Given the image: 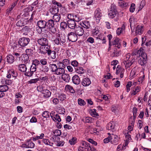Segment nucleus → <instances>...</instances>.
<instances>
[{"instance_id":"nucleus-33","label":"nucleus","mask_w":151,"mask_h":151,"mask_svg":"<svg viewBox=\"0 0 151 151\" xmlns=\"http://www.w3.org/2000/svg\"><path fill=\"white\" fill-rule=\"evenodd\" d=\"M134 61L132 62V60H127V61H124V63L125 64L126 63L125 67L126 68H128L133 63Z\"/></svg>"},{"instance_id":"nucleus-58","label":"nucleus","mask_w":151,"mask_h":151,"mask_svg":"<svg viewBox=\"0 0 151 151\" xmlns=\"http://www.w3.org/2000/svg\"><path fill=\"white\" fill-rule=\"evenodd\" d=\"M43 117L45 118H49L50 117L49 113L48 111H45L42 113V114Z\"/></svg>"},{"instance_id":"nucleus-35","label":"nucleus","mask_w":151,"mask_h":151,"mask_svg":"<svg viewBox=\"0 0 151 151\" xmlns=\"http://www.w3.org/2000/svg\"><path fill=\"white\" fill-rule=\"evenodd\" d=\"M49 66L51 69L52 72L55 73L58 67L56 65L54 64H50Z\"/></svg>"},{"instance_id":"nucleus-44","label":"nucleus","mask_w":151,"mask_h":151,"mask_svg":"<svg viewBox=\"0 0 151 151\" xmlns=\"http://www.w3.org/2000/svg\"><path fill=\"white\" fill-rule=\"evenodd\" d=\"M122 70H124V69L122 68L121 65H118L116 68V74H118L120 72L122 71Z\"/></svg>"},{"instance_id":"nucleus-14","label":"nucleus","mask_w":151,"mask_h":151,"mask_svg":"<svg viewBox=\"0 0 151 151\" xmlns=\"http://www.w3.org/2000/svg\"><path fill=\"white\" fill-rule=\"evenodd\" d=\"M143 50L142 49V65H146L148 61V57L147 53L143 51Z\"/></svg>"},{"instance_id":"nucleus-39","label":"nucleus","mask_w":151,"mask_h":151,"mask_svg":"<svg viewBox=\"0 0 151 151\" xmlns=\"http://www.w3.org/2000/svg\"><path fill=\"white\" fill-rule=\"evenodd\" d=\"M41 71L44 73L47 72L49 70V68L45 65H42L40 68Z\"/></svg>"},{"instance_id":"nucleus-37","label":"nucleus","mask_w":151,"mask_h":151,"mask_svg":"<svg viewBox=\"0 0 151 151\" xmlns=\"http://www.w3.org/2000/svg\"><path fill=\"white\" fill-rule=\"evenodd\" d=\"M133 117L132 118V122L133 123L134 122V119L137 115V109L136 107H134L133 109Z\"/></svg>"},{"instance_id":"nucleus-57","label":"nucleus","mask_w":151,"mask_h":151,"mask_svg":"<svg viewBox=\"0 0 151 151\" xmlns=\"http://www.w3.org/2000/svg\"><path fill=\"white\" fill-rule=\"evenodd\" d=\"M9 73L11 74L13 77H16L17 76V73L13 70H10L9 71Z\"/></svg>"},{"instance_id":"nucleus-11","label":"nucleus","mask_w":151,"mask_h":151,"mask_svg":"<svg viewBox=\"0 0 151 151\" xmlns=\"http://www.w3.org/2000/svg\"><path fill=\"white\" fill-rule=\"evenodd\" d=\"M118 12L115 9H111L109 12L108 14L109 17L111 19L114 18L117 14Z\"/></svg>"},{"instance_id":"nucleus-52","label":"nucleus","mask_w":151,"mask_h":151,"mask_svg":"<svg viewBox=\"0 0 151 151\" xmlns=\"http://www.w3.org/2000/svg\"><path fill=\"white\" fill-rule=\"evenodd\" d=\"M81 144L82 145L81 147L85 149L88 147V145H89V143L84 141L81 142Z\"/></svg>"},{"instance_id":"nucleus-31","label":"nucleus","mask_w":151,"mask_h":151,"mask_svg":"<svg viewBox=\"0 0 151 151\" xmlns=\"http://www.w3.org/2000/svg\"><path fill=\"white\" fill-rule=\"evenodd\" d=\"M24 19L22 18L19 20L16 23V25L17 26L22 27L25 25V23L24 22Z\"/></svg>"},{"instance_id":"nucleus-5","label":"nucleus","mask_w":151,"mask_h":151,"mask_svg":"<svg viewBox=\"0 0 151 151\" xmlns=\"http://www.w3.org/2000/svg\"><path fill=\"white\" fill-rule=\"evenodd\" d=\"M77 36L75 32H70L68 34V39L71 42H76L78 39V37Z\"/></svg>"},{"instance_id":"nucleus-60","label":"nucleus","mask_w":151,"mask_h":151,"mask_svg":"<svg viewBox=\"0 0 151 151\" xmlns=\"http://www.w3.org/2000/svg\"><path fill=\"white\" fill-rule=\"evenodd\" d=\"M132 86V82L129 81L128 82L127 84L126 85L127 91L129 92L130 90V87Z\"/></svg>"},{"instance_id":"nucleus-38","label":"nucleus","mask_w":151,"mask_h":151,"mask_svg":"<svg viewBox=\"0 0 151 151\" xmlns=\"http://www.w3.org/2000/svg\"><path fill=\"white\" fill-rule=\"evenodd\" d=\"M96 109H93L90 110V112L91 115L94 117H96L99 116L98 113H96Z\"/></svg>"},{"instance_id":"nucleus-47","label":"nucleus","mask_w":151,"mask_h":151,"mask_svg":"<svg viewBox=\"0 0 151 151\" xmlns=\"http://www.w3.org/2000/svg\"><path fill=\"white\" fill-rule=\"evenodd\" d=\"M53 19L56 22H58L60 19V15L54 14L53 16Z\"/></svg>"},{"instance_id":"nucleus-40","label":"nucleus","mask_w":151,"mask_h":151,"mask_svg":"<svg viewBox=\"0 0 151 151\" xmlns=\"http://www.w3.org/2000/svg\"><path fill=\"white\" fill-rule=\"evenodd\" d=\"M53 120L56 122L58 121V122H60L61 121V119L60 116L58 114H56L55 116L53 117Z\"/></svg>"},{"instance_id":"nucleus-54","label":"nucleus","mask_w":151,"mask_h":151,"mask_svg":"<svg viewBox=\"0 0 151 151\" xmlns=\"http://www.w3.org/2000/svg\"><path fill=\"white\" fill-rule=\"evenodd\" d=\"M29 28L27 26H25L22 28L21 31L22 32L25 33H27L29 31Z\"/></svg>"},{"instance_id":"nucleus-10","label":"nucleus","mask_w":151,"mask_h":151,"mask_svg":"<svg viewBox=\"0 0 151 151\" xmlns=\"http://www.w3.org/2000/svg\"><path fill=\"white\" fill-rule=\"evenodd\" d=\"M94 15L96 19L99 20L102 16L101 10L99 8L97 9L95 11Z\"/></svg>"},{"instance_id":"nucleus-16","label":"nucleus","mask_w":151,"mask_h":151,"mask_svg":"<svg viewBox=\"0 0 151 151\" xmlns=\"http://www.w3.org/2000/svg\"><path fill=\"white\" fill-rule=\"evenodd\" d=\"M68 27L71 29H75L76 23V22L73 20H68L67 21Z\"/></svg>"},{"instance_id":"nucleus-23","label":"nucleus","mask_w":151,"mask_h":151,"mask_svg":"<svg viewBox=\"0 0 151 151\" xmlns=\"http://www.w3.org/2000/svg\"><path fill=\"white\" fill-rule=\"evenodd\" d=\"M42 93L43 97L46 99L49 97L51 95V92L47 89H44Z\"/></svg>"},{"instance_id":"nucleus-46","label":"nucleus","mask_w":151,"mask_h":151,"mask_svg":"<svg viewBox=\"0 0 151 151\" xmlns=\"http://www.w3.org/2000/svg\"><path fill=\"white\" fill-rule=\"evenodd\" d=\"M54 137H58L61 134V132L60 130L56 129L53 132Z\"/></svg>"},{"instance_id":"nucleus-42","label":"nucleus","mask_w":151,"mask_h":151,"mask_svg":"<svg viewBox=\"0 0 151 151\" xmlns=\"http://www.w3.org/2000/svg\"><path fill=\"white\" fill-rule=\"evenodd\" d=\"M136 55L137 56V58H139L142 56V47H141L139 50H135Z\"/></svg>"},{"instance_id":"nucleus-64","label":"nucleus","mask_w":151,"mask_h":151,"mask_svg":"<svg viewBox=\"0 0 151 151\" xmlns=\"http://www.w3.org/2000/svg\"><path fill=\"white\" fill-rule=\"evenodd\" d=\"M71 65L74 67L76 68L78 66V63L77 61L75 60L72 62Z\"/></svg>"},{"instance_id":"nucleus-26","label":"nucleus","mask_w":151,"mask_h":151,"mask_svg":"<svg viewBox=\"0 0 151 151\" xmlns=\"http://www.w3.org/2000/svg\"><path fill=\"white\" fill-rule=\"evenodd\" d=\"M62 79L65 82L68 83L70 80V77L69 74L63 73L62 75Z\"/></svg>"},{"instance_id":"nucleus-45","label":"nucleus","mask_w":151,"mask_h":151,"mask_svg":"<svg viewBox=\"0 0 151 151\" xmlns=\"http://www.w3.org/2000/svg\"><path fill=\"white\" fill-rule=\"evenodd\" d=\"M119 52L116 49H115L114 50V52L111 54V56L112 57H117L119 55Z\"/></svg>"},{"instance_id":"nucleus-29","label":"nucleus","mask_w":151,"mask_h":151,"mask_svg":"<svg viewBox=\"0 0 151 151\" xmlns=\"http://www.w3.org/2000/svg\"><path fill=\"white\" fill-rule=\"evenodd\" d=\"M125 29V25L123 24L121 27L117 29L116 31V34L118 35H119L121 33H123Z\"/></svg>"},{"instance_id":"nucleus-8","label":"nucleus","mask_w":151,"mask_h":151,"mask_svg":"<svg viewBox=\"0 0 151 151\" xmlns=\"http://www.w3.org/2000/svg\"><path fill=\"white\" fill-rule=\"evenodd\" d=\"M75 32L77 35L81 36L84 34V30L83 27L79 26L75 28Z\"/></svg>"},{"instance_id":"nucleus-41","label":"nucleus","mask_w":151,"mask_h":151,"mask_svg":"<svg viewBox=\"0 0 151 151\" xmlns=\"http://www.w3.org/2000/svg\"><path fill=\"white\" fill-rule=\"evenodd\" d=\"M68 25L67 22H63L61 23L60 24V28L63 29L64 30L67 27Z\"/></svg>"},{"instance_id":"nucleus-15","label":"nucleus","mask_w":151,"mask_h":151,"mask_svg":"<svg viewBox=\"0 0 151 151\" xmlns=\"http://www.w3.org/2000/svg\"><path fill=\"white\" fill-rule=\"evenodd\" d=\"M111 142L112 144L114 145H117L118 143V138L117 136L114 135L113 134H112V135L111 136Z\"/></svg>"},{"instance_id":"nucleus-18","label":"nucleus","mask_w":151,"mask_h":151,"mask_svg":"<svg viewBox=\"0 0 151 151\" xmlns=\"http://www.w3.org/2000/svg\"><path fill=\"white\" fill-rule=\"evenodd\" d=\"M46 22L44 20H40L37 23L38 27L44 29L46 27Z\"/></svg>"},{"instance_id":"nucleus-27","label":"nucleus","mask_w":151,"mask_h":151,"mask_svg":"<svg viewBox=\"0 0 151 151\" xmlns=\"http://www.w3.org/2000/svg\"><path fill=\"white\" fill-rule=\"evenodd\" d=\"M25 64H22L19 65L18 66L19 70L23 72H26L27 68Z\"/></svg>"},{"instance_id":"nucleus-30","label":"nucleus","mask_w":151,"mask_h":151,"mask_svg":"<svg viewBox=\"0 0 151 151\" xmlns=\"http://www.w3.org/2000/svg\"><path fill=\"white\" fill-rule=\"evenodd\" d=\"M9 89L8 87L5 85H3L0 86V91L3 92L7 91Z\"/></svg>"},{"instance_id":"nucleus-28","label":"nucleus","mask_w":151,"mask_h":151,"mask_svg":"<svg viewBox=\"0 0 151 151\" xmlns=\"http://www.w3.org/2000/svg\"><path fill=\"white\" fill-rule=\"evenodd\" d=\"M75 71L79 74H82L83 73L85 70L82 67L79 66H78L76 68H74Z\"/></svg>"},{"instance_id":"nucleus-7","label":"nucleus","mask_w":151,"mask_h":151,"mask_svg":"<svg viewBox=\"0 0 151 151\" xmlns=\"http://www.w3.org/2000/svg\"><path fill=\"white\" fill-rule=\"evenodd\" d=\"M36 70V66L32 64L30 68V71L25 72L24 73V75L28 76H32L34 72H35Z\"/></svg>"},{"instance_id":"nucleus-50","label":"nucleus","mask_w":151,"mask_h":151,"mask_svg":"<svg viewBox=\"0 0 151 151\" xmlns=\"http://www.w3.org/2000/svg\"><path fill=\"white\" fill-rule=\"evenodd\" d=\"M65 87L69 90L70 93H75V91L72 86L68 85L66 86Z\"/></svg>"},{"instance_id":"nucleus-62","label":"nucleus","mask_w":151,"mask_h":151,"mask_svg":"<svg viewBox=\"0 0 151 151\" xmlns=\"http://www.w3.org/2000/svg\"><path fill=\"white\" fill-rule=\"evenodd\" d=\"M40 62L43 65H45L47 64V60L45 58H43L40 60Z\"/></svg>"},{"instance_id":"nucleus-9","label":"nucleus","mask_w":151,"mask_h":151,"mask_svg":"<svg viewBox=\"0 0 151 151\" xmlns=\"http://www.w3.org/2000/svg\"><path fill=\"white\" fill-rule=\"evenodd\" d=\"M19 60L22 61V63L27 64L29 59V57L25 54H22L20 57H19Z\"/></svg>"},{"instance_id":"nucleus-6","label":"nucleus","mask_w":151,"mask_h":151,"mask_svg":"<svg viewBox=\"0 0 151 151\" xmlns=\"http://www.w3.org/2000/svg\"><path fill=\"white\" fill-rule=\"evenodd\" d=\"M37 42L41 46H48V40L45 38H41L38 39L37 40Z\"/></svg>"},{"instance_id":"nucleus-48","label":"nucleus","mask_w":151,"mask_h":151,"mask_svg":"<svg viewBox=\"0 0 151 151\" xmlns=\"http://www.w3.org/2000/svg\"><path fill=\"white\" fill-rule=\"evenodd\" d=\"M1 82L3 84L8 85H10L12 84V81L11 80L6 79L4 81H1Z\"/></svg>"},{"instance_id":"nucleus-4","label":"nucleus","mask_w":151,"mask_h":151,"mask_svg":"<svg viewBox=\"0 0 151 151\" xmlns=\"http://www.w3.org/2000/svg\"><path fill=\"white\" fill-rule=\"evenodd\" d=\"M52 138L57 146H62L65 143L64 141L61 140L59 137H52Z\"/></svg>"},{"instance_id":"nucleus-32","label":"nucleus","mask_w":151,"mask_h":151,"mask_svg":"<svg viewBox=\"0 0 151 151\" xmlns=\"http://www.w3.org/2000/svg\"><path fill=\"white\" fill-rule=\"evenodd\" d=\"M115 127L114 123L113 122L109 123L106 126V128L108 129L111 130L113 129Z\"/></svg>"},{"instance_id":"nucleus-22","label":"nucleus","mask_w":151,"mask_h":151,"mask_svg":"<svg viewBox=\"0 0 151 151\" xmlns=\"http://www.w3.org/2000/svg\"><path fill=\"white\" fill-rule=\"evenodd\" d=\"M73 83L76 85H78L80 82V80L79 77L76 75L74 76L72 78Z\"/></svg>"},{"instance_id":"nucleus-36","label":"nucleus","mask_w":151,"mask_h":151,"mask_svg":"<svg viewBox=\"0 0 151 151\" xmlns=\"http://www.w3.org/2000/svg\"><path fill=\"white\" fill-rule=\"evenodd\" d=\"M82 26L87 29L91 27L90 22L89 21H84V22L83 23V25H82Z\"/></svg>"},{"instance_id":"nucleus-19","label":"nucleus","mask_w":151,"mask_h":151,"mask_svg":"<svg viewBox=\"0 0 151 151\" xmlns=\"http://www.w3.org/2000/svg\"><path fill=\"white\" fill-rule=\"evenodd\" d=\"M91 83V81L90 79L88 78H86L83 79L81 84L83 86H87L90 85Z\"/></svg>"},{"instance_id":"nucleus-13","label":"nucleus","mask_w":151,"mask_h":151,"mask_svg":"<svg viewBox=\"0 0 151 151\" xmlns=\"http://www.w3.org/2000/svg\"><path fill=\"white\" fill-rule=\"evenodd\" d=\"M47 55L52 59H55L57 56V53L55 51L50 49L47 53Z\"/></svg>"},{"instance_id":"nucleus-1","label":"nucleus","mask_w":151,"mask_h":151,"mask_svg":"<svg viewBox=\"0 0 151 151\" xmlns=\"http://www.w3.org/2000/svg\"><path fill=\"white\" fill-rule=\"evenodd\" d=\"M67 40V37L64 33L59 32L58 34L56 35V37L54 41L57 45H63Z\"/></svg>"},{"instance_id":"nucleus-56","label":"nucleus","mask_w":151,"mask_h":151,"mask_svg":"<svg viewBox=\"0 0 151 151\" xmlns=\"http://www.w3.org/2000/svg\"><path fill=\"white\" fill-rule=\"evenodd\" d=\"M58 98H60L61 101H63L66 99V96L65 94L61 93L59 95Z\"/></svg>"},{"instance_id":"nucleus-51","label":"nucleus","mask_w":151,"mask_h":151,"mask_svg":"<svg viewBox=\"0 0 151 151\" xmlns=\"http://www.w3.org/2000/svg\"><path fill=\"white\" fill-rule=\"evenodd\" d=\"M42 142L46 145H50V146L52 145L53 143L50 142L49 139H43L42 140Z\"/></svg>"},{"instance_id":"nucleus-61","label":"nucleus","mask_w":151,"mask_h":151,"mask_svg":"<svg viewBox=\"0 0 151 151\" xmlns=\"http://www.w3.org/2000/svg\"><path fill=\"white\" fill-rule=\"evenodd\" d=\"M78 102L79 104L80 105H84L86 104V102L84 101L81 99H79L78 100Z\"/></svg>"},{"instance_id":"nucleus-34","label":"nucleus","mask_w":151,"mask_h":151,"mask_svg":"<svg viewBox=\"0 0 151 151\" xmlns=\"http://www.w3.org/2000/svg\"><path fill=\"white\" fill-rule=\"evenodd\" d=\"M91 29L93 35H97L99 34V32L98 27H91Z\"/></svg>"},{"instance_id":"nucleus-25","label":"nucleus","mask_w":151,"mask_h":151,"mask_svg":"<svg viewBox=\"0 0 151 151\" xmlns=\"http://www.w3.org/2000/svg\"><path fill=\"white\" fill-rule=\"evenodd\" d=\"M65 73V70L61 68V65H58L57 69L56 70L55 73L57 75L63 74Z\"/></svg>"},{"instance_id":"nucleus-2","label":"nucleus","mask_w":151,"mask_h":151,"mask_svg":"<svg viewBox=\"0 0 151 151\" xmlns=\"http://www.w3.org/2000/svg\"><path fill=\"white\" fill-rule=\"evenodd\" d=\"M46 27L48 29L49 31L51 32L53 34H55L57 30L54 26V21L52 19L47 20L46 22Z\"/></svg>"},{"instance_id":"nucleus-17","label":"nucleus","mask_w":151,"mask_h":151,"mask_svg":"<svg viewBox=\"0 0 151 151\" xmlns=\"http://www.w3.org/2000/svg\"><path fill=\"white\" fill-rule=\"evenodd\" d=\"M31 138H31L30 139L27 140V144H23L22 145H23L26 148H32L34 147L35 145L34 143L33 142L31 141Z\"/></svg>"},{"instance_id":"nucleus-49","label":"nucleus","mask_w":151,"mask_h":151,"mask_svg":"<svg viewBox=\"0 0 151 151\" xmlns=\"http://www.w3.org/2000/svg\"><path fill=\"white\" fill-rule=\"evenodd\" d=\"M135 32L136 34L141 35L142 33V26H137Z\"/></svg>"},{"instance_id":"nucleus-43","label":"nucleus","mask_w":151,"mask_h":151,"mask_svg":"<svg viewBox=\"0 0 151 151\" xmlns=\"http://www.w3.org/2000/svg\"><path fill=\"white\" fill-rule=\"evenodd\" d=\"M26 55L29 56H31L32 55L33 52L32 50L30 49H27L25 50Z\"/></svg>"},{"instance_id":"nucleus-20","label":"nucleus","mask_w":151,"mask_h":151,"mask_svg":"<svg viewBox=\"0 0 151 151\" xmlns=\"http://www.w3.org/2000/svg\"><path fill=\"white\" fill-rule=\"evenodd\" d=\"M120 39L117 37L114 38V40L112 42L113 45L115 47L119 48L121 46L120 42H119Z\"/></svg>"},{"instance_id":"nucleus-59","label":"nucleus","mask_w":151,"mask_h":151,"mask_svg":"<svg viewBox=\"0 0 151 151\" xmlns=\"http://www.w3.org/2000/svg\"><path fill=\"white\" fill-rule=\"evenodd\" d=\"M135 9V4L134 3L131 4L129 8V11L131 12H133Z\"/></svg>"},{"instance_id":"nucleus-3","label":"nucleus","mask_w":151,"mask_h":151,"mask_svg":"<svg viewBox=\"0 0 151 151\" xmlns=\"http://www.w3.org/2000/svg\"><path fill=\"white\" fill-rule=\"evenodd\" d=\"M30 41V40L29 38L23 37L19 39L18 42L21 46L24 47L29 44Z\"/></svg>"},{"instance_id":"nucleus-24","label":"nucleus","mask_w":151,"mask_h":151,"mask_svg":"<svg viewBox=\"0 0 151 151\" xmlns=\"http://www.w3.org/2000/svg\"><path fill=\"white\" fill-rule=\"evenodd\" d=\"M58 11V8L55 5H53L50 9L51 13L53 14H57Z\"/></svg>"},{"instance_id":"nucleus-12","label":"nucleus","mask_w":151,"mask_h":151,"mask_svg":"<svg viewBox=\"0 0 151 151\" xmlns=\"http://www.w3.org/2000/svg\"><path fill=\"white\" fill-rule=\"evenodd\" d=\"M46 47L41 46L40 47L39 50L40 53L45 55L47 53L48 51L50 49L48 47Z\"/></svg>"},{"instance_id":"nucleus-63","label":"nucleus","mask_w":151,"mask_h":151,"mask_svg":"<svg viewBox=\"0 0 151 151\" xmlns=\"http://www.w3.org/2000/svg\"><path fill=\"white\" fill-rule=\"evenodd\" d=\"M86 149H87V150L88 151H96V150L94 148H93L92 150H91V145L90 144L89 145H88V147H87Z\"/></svg>"},{"instance_id":"nucleus-21","label":"nucleus","mask_w":151,"mask_h":151,"mask_svg":"<svg viewBox=\"0 0 151 151\" xmlns=\"http://www.w3.org/2000/svg\"><path fill=\"white\" fill-rule=\"evenodd\" d=\"M14 56L11 54L8 55L6 57L7 62L10 64L14 62Z\"/></svg>"},{"instance_id":"nucleus-53","label":"nucleus","mask_w":151,"mask_h":151,"mask_svg":"<svg viewBox=\"0 0 151 151\" xmlns=\"http://www.w3.org/2000/svg\"><path fill=\"white\" fill-rule=\"evenodd\" d=\"M77 139L75 137H73L71 139L69 140V142L71 145H74L76 143Z\"/></svg>"},{"instance_id":"nucleus-55","label":"nucleus","mask_w":151,"mask_h":151,"mask_svg":"<svg viewBox=\"0 0 151 151\" xmlns=\"http://www.w3.org/2000/svg\"><path fill=\"white\" fill-rule=\"evenodd\" d=\"M44 134L43 133H42L40 136H37L35 137V138H33L32 140L33 141H35L36 140H37L38 139H42L43 137H44Z\"/></svg>"}]
</instances>
